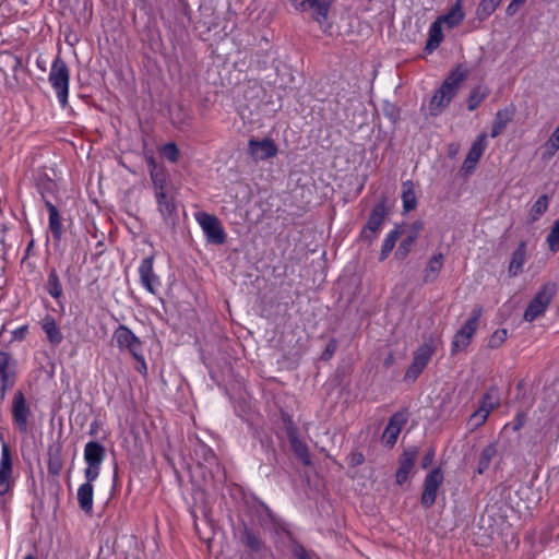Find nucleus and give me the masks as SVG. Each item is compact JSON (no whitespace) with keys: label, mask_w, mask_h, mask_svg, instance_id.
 Masks as SVG:
<instances>
[{"label":"nucleus","mask_w":559,"mask_h":559,"mask_svg":"<svg viewBox=\"0 0 559 559\" xmlns=\"http://www.w3.org/2000/svg\"><path fill=\"white\" fill-rule=\"evenodd\" d=\"M467 76L468 70L462 64L451 71L430 100L429 112L431 116L440 115L449 106Z\"/></svg>","instance_id":"f257e3e1"},{"label":"nucleus","mask_w":559,"mask_h":559,"mask_svg":"<svg viewBox=\"0 0 559 559\" xmlns=\"http://www.w3.org/2000/svg\"><path fill=\"white\" fill-rule=\"evenodd\" d=\"M48 81L55 90L61 107L66 108L68 106L70 70L66 61L59 56L52 61Z\"/></svg>","instance_id":"f03ea898"},{"label":"nucleus","mask_w":559,"mask_h":559,"mask_svg":"<svg viewBox=\"0 0 559 559\" xmlns=\"http://www.w3.org/2000/svg\"><path fill=\"white\" fill-rule=\"evenodd\" d=\"M557 293V285L555 283H546L537 292L534 298L530 301L525 312L524 320L532 322L538 317L543 316L550 305L552 298Z\"/></svg>","instance_id":"7ed1b4c3"},{"label":"nucleus","mask_w":559,"mask_h":559,"mask_svg":"<svg viewBox=\"0 0 559 559\" xmlns=\"http://www.w3.org/2000/svg\"><path fill=\"white\" fill-rule=\"evenodd\" d=\"M105 456L106 449L102 443L90 441L85 444L84 461L87 466L84 471V476L86 480H95L98 477Z\"/></svg>","instance_id":"20e7f679"},{"label":"nucleus","mask_w":559,"mask_h":559,"mask_svg":"<svg viewBox=\"0 0 559 559\" xmlns=\"http://www.w3.org/2000/svg\"><path fill=\"white\" fill-rule=\"evenodd\" d=\"M195 219L201 226L209 243L223 245L226 242V233L221 221L215 215L198 212Z\"/></svg>","instance_id":"39448f33"},{"label":"nucleus","mask_w":559,"mask_h":559,"mask_svg":"<svg viewBox=\"0 0 559 559\" xmlns=\"http://www.w3.org/2000/svg\"><path fill=\"white\" fill-rule=\"evenodd\" d=\"M283 420L286 425V436L289 440L290 449L296 455L297 459L301 461V463L306 466L311 464V456L309 453L308 445L301 441L298 437V428L293 423L290 416L283 415Z\"/></svg>","instance_id":"423d86ee"},{"label":"nucleus","mask_w":559,"mask_h":559,"mask_svg":"<svg viewBox=\"0 0 559 559\" xmlns=\"http://www.w3.org/2000/svg\"><path fill=\"white\" fill-rule=\"evenodd\" d=\"M17 371L16 362L4 352H0V396L4 397L5 393L11 390L16 381Z\"/></svg>","instance_id":"0eeeda50"},{"label":"nucleus","mask_w":559,"mask_h":559,"mask_svg":"<svg viewBox=\"0 0 559 559\" xmlns=\"http://www.w3.org/2000/svg\"><path fill=\"white\" fill-rule=\"evenodd\" d=\"M31 415L29 406L26 404L25 396L22 391H16L12 402L13 420L20 432L28 431V417Z\"/></svg>","instance_id":"6e6552de"},{"label":"nucleus","mask_w":559,"mask_h":559,"mask_svg":"<svg viewBox=\"0 0 559 559\" xmlns=\"http://www.w3.org/2000/svg\"><path fill=\"white\" fill-rule=\"evenodd\" d=\"M114 338L120 349L128 350L133 357L142 352V342L140 338L126 325H119L114 333Z\"/></svg>","instance_id":"1a4fd4ad"},{"label":"nucleus","mask_w":559,"mask_h":559,"mask_svg":"<svg viewBox=\"0 0 559 559\" xmlns=\"http://www.w3.org/2000/svg\"><path fill=\"white\" fill-rule=\"evenodd\" d=\"M443 481V474L440 468H433L425 478L424 491L421 495V504L425 508H430L437 498V492Z\"/></svg>","instance_id":"9d476101"},{"label":"nucleus","mask_w":559,"mask_h":559,"mask_svg":"<svg viewBox=\"0 0 559 559\" xmlns=\"http://www.w3.org/2000/svg\"><path fill=\"white\" fill-rule=\"evenodd\" d=\"M407 419L408 413L406 411L396 412L390 417L382 433V441L385 445L392 448L395 444L402 428L407 423Z\"/></svg>","instance_id":"9b49d317"},{"label":"nucleus","mask_w":559,"mask_h":559,"mask_svg":"<svg viewBox=\"0 0 559 559\" xmlns=\"http://www.w3.org/2000/svg\"><path fill=\"white\" fill-rule=\"evenodd\" d=\"M385 215L386 207L384 202L376 204L370 213V216L365 228L361 231V237L365 240L371 242L376 238L377 233L380 230L381 225L384 222Z\"/></svg>","instance_id":"f8f14e48"},{"label":"nucleus","mask_w":559,"mask_h":559,"mask_svg":"<svg viewBox=\"0 0 559 559\" xmlns=\"http://www.w3.org/2000/svg\"><path fill=\"white\" fill-rule=\"evenodd\" d=\"M239 538L241 544L252 554H260L265 549L261 532L248 526L246 523H242L239 528Z\"/></svg>","instance_id":"ddd939ff"},{"label":"nucleus","mask_w":559,"mask_h":559,"mask_svg":"<svg viewBox=\"0 0 559 559\" xmlns=\"http://www.w3.org/2000/svg\"><path fill=\"white\" fill-rule=\"evenodd\" d=\"M248 153L254 160H264L277 154V146L271 139H251L248 143Z\"/></svg>","instance_id":"4468645a"},{"label":"nucleus","mask_w":559,"mask_h":559,"mask_svg":"<svg viewBox=\"0 0 559 559\" xmlns=\"http://www.w3.org/2000/svg\"><path fill=\"white\" fill-rule=\"evenodd\" d=\"M154 257H147L142 260L139 266L141 284L151 293L156 294L157 286L160 285L158 276L153 271Z\"/></svg>","instance_id":"2eb2a0df"},{"label":"nucleus","mask_w":559,"mask_h":559,"mask_svg":"<svg viewBox=\"0 0 559 559\" xmlns=\"http://www.w3.org/2000/svg\"><path fill=\"white\" fill-rule=\"evenodd\" d=\"M417 455H418V450L416 447H412V448H408L406 450H404V452L401 454L400 456V460H399V463H400V466L396 471V483L399 485H403L407 478H408V475L411 473V471L413 469L414 467V464L417 460Z\"/></svg>","instance_id":"dca6fc26"},{"label":"nucleus","mask_w":559,"mask_h":559,"mask_svg":"<svg viewBox=\"0 0 559 559\" xmlns=\"http://www.w3.org/2000/svg\"><path fill=\"white\" fill-rule=\"evenodd\" d=\"M487 147V135L486 133H480L476 140L473 142L467 156L463 163V168L466 171H471L475 168L480 157L483 156L485 150Z\"/></svg>","instance_id":"f3484780"},{"label":"nucleus","mask_w":559,"mask_h":559,"mask_svg":"<svg viewBox=\"0 0 559 559\" xmlns=\"http://www.w3.org/2000/svg\"><path fill=\"white\" fill-rule=\"evenodd\" d=\"M158 211L162 214L166 224H175V217L177 215V206L171 195H168L167 192H163V197L159 194H155Z\"/></svg>","instance_id":"a211bd4d"},{"label":"nucleus","mask_w":559,"mask_h":559,"mask_svg":"<svg viewBox=\"0 0 559 559\" xmlns=\"http://www.w3.org/2000/svg\"><path fill=\"white\" fill-rule=\"evenodd\" d=\"M515 114V107L513 105H510L503 109H499L496 112L495 120L492 122L491 127V138H497L500 135L509 122L513 119Z\"/></svg>","instance_id":"6ab92c4d"},{"label":"nucleus","mask_w":559,"mask_h":559,"mask_svg":"<svg viewBox=\"0 0 559 559\" xmlns=\"http://www.w3.org/2000/svg\"><path fill=\"white\" fill-rule=\"evenodd\" d=\"M443 261L444 255L441 252L433 254L429 259L423 275V282L425 284H430L437 281L439 273L443 266Z\"/></svg>","instance_id":"aec40b11"},{"label":"nucleus","mask_w":559,"mask_h":559,"mask_svg":"<svg viewBox=\"0 0 559 559\" xmlns=\"http://www.w3.org/2000/svg\"><path fill=\"white\" fill-rule=\"evenodd\" d=\"M526 260V242L521 241L518 246V248L512 253V258L509 264V275L511 277L518 276L520 273H522L523 265Z\"/></svg>","instance_id":"412c9836"},{"label":"nucleus","mask_w":559,"mask_h":559,"mask_svg":"<svg viewBox=\"0 0 559 559\" xmlns=\"http://www.w3.org/2000/svg\"><path fill=\"white\" fill-rule=\"evenodd\" d=\"M93 481L86 480L78 489V502L85 513H91L93 510Z\"/></svg>","instance_id":"4be33fe9"},{"label":"nucleus","mask_w":559,"mask_h":559,"mask_svg":"<svg viewBox=\"0 0 559 559\" xmlns=\"http://www.w3.org/2000/svg\"><path fill=\"white\" fill-rule=\"evenodd\" d=\"M62 447L60 444L50 445L48 449V473L57 476L63 467Z\"/></svg>","instance_id":"5701e85b"},{"label":"nucleus","mask_w":559,"mask_h":559,"mask_svg":"<svg viewBox=\"0 0 559 559\" xmlns=\"http://www.w3.org/2000/svg\"><path fill=\"white\" fill-rule=\"evenodd\" d=\"M464 16L462 0H456L451 10L445 15L439 16L436 21H440L441 26L445 23L451 28L457 26L464 20Z\"/></svg>","instance_id":"b1692460"},{"label":"nucleus","mask_w":559,"mask_h":559,"mask_svg":"<svg viewBox=\"0 0 559 559\" xmlns=\"http://www.w3.org/2000/svg\"><path fill=\"white\" fill-rule=\"evenodd\" d=\"M41 329L44 330L48 341L52 345L56 346L62 342V340H63L62 333L52 317L46 316L44 318V320L41 322Z\"/></svg>","instance_id":"393cba45"},{"label":"nucleus","mask_w":559,"mask_h":559,"mask_svg":"<svg viewBox=\"0 0 559 559\" xmlns=\"http://www.w3.org/2000/svg\"><path fill=\"white\" fill-rule=\"evenodd\" d=\"M435 352L436 348L432 342H425L414 352L413 362L425 369Z\"/></svg>","instance_id":"a878e982"},{"label":"nucleus","mask_w":559,"mask_h":559,"mask_svg":"<svg viewBox=\"0 0 559 559\" xmlns=\"http://www.w3.org/2000/svg\"><path fill=\"white\" fill-rule=\"evenodd\" d=\"M442 39H443V34H442V26L440 25V21H435L430 25L425 50L428 52H432L436 48L439 47Z\"/></svg>","instance_id":"bb28decb"},{"label":"nucleus","mask_w":559,"mask_h":559,"mask_svg":"<svg viewBox=\"0 0 559 559\" xmlns=\"http://www.w3.org/2000/svg\"><path fill=\"white\" fill-rule=\"evenodd\" d=\"M499 404V390L496 386H490L483 396L479 409L489 415Z\"/></svg>","instance_id":"cd10ccee"},{"label":"nucleus","mask_w":559,"mask_h":559,"mask_svg":"<svg viewBox=\"0 0 559 559\" xmlns=\"http://www.w3.org/2000/svg\"><path fill=\"white\" fill-rule=\"evenodd\" d=\"M47 210L49 212V229L55 239L61 238V219L56 205L51 201H47Z\"/></svg>","instance_id":"c85d7f7f"},{"label":"nucleus","mask_w":559,"mask_h":559,"mask_svg":"<svg viewBox=\"0 0 559 559\" xmlns=\"http://www.w3.org/2000/svg\"><path fill=\"white\" fill-rule=\"evenodd\" d=\"M489 95V90L486 86L478 85L474 87L467 98L468 110H475Z\"/></svg>","instance_id":"c756f323"},{"label":"nucleus","mask_w":559,"mask_h":559,"mask_svg":"<svg viewBox=\"0 0 559 559\" xmlns=\"http://www.w3.org/2000/svg\"><path fill=\"white\" fill-rule=\"evenodd\" d=\"M402 200L403 207L406 212L415 210L417 205V199L414 191L413 181L408 180L403 183Z\"/></svg>","instance_id":"7c9ffc66"},{"label":"nucleus","mask_w":559,"mask_h":559,"mask_svg":"<svg viewBox=\"0 0 559 559\" xmlns=\"http://www.w3.org/2000/svg\"><path fill=\"white\" fill-rule=\"evenodd\" d=\"M548 205H549L548 195H546V194L540 195L530 210L528 222L530 223L537 222L540 218V216L545 214V212L548 209Z\"/></svg>","instance_id":"2f4dec72"},{"label":"nucleus","mask_w":559,"mask_h":559,"mask_svg":"<svg viewBox=\"0 0 559 559\" xmlns=\"http://www.w3.org/2000/svg\"><path fill=\"white\" fill-rule=\"evenodd\" d=\"M496 454H497V448L493 443H490L483 449L480 456H479L478 466H477L478 474L481 475L485 473V471H487L489 468L490 463H491L492 459L496 456Z\"/></svg>","instance_id":"473e14b6"},{"label":"nucleus","mask_w":559,"mask_h":559,"mask_svg":"<svg viewBox=\"0 0 559 559\" xmlns=\"http://www.w3.org/2000/svg\"><path fill=\"white\" fill-rule=\"evenodd\" d=\"M483 313L481 307H475L472 310L471 318L466 321V323L460 329L468 338L472 340L473 335L475 334L478 322Z\"/></svg>","instance_id":"72a5a7b5"},{"label":"nucleus","mask_w":559,"mask_h":559,"mask_svg":"<svg viewBox=\"0 0 559 559\" xmlns=\"http://www.w3.org/2000/svg\"><path fill=\"white\" fill-rule=\"evenodd\" d=\"M401 235H402V231L400 230L399 227H396L395 229L391 230L386 235V237H385V239L383 241L382 248H381L380 258H379L380 261H384L389 257V254L391 253V251L395 247V243L399 240Z\"/></svg>","instance_id":"f704fd0d"},{"label":"nucleus","mask_w":559,"mask_h":559,"mask_svg":"<svg viewBox=\"0 0 559 559\" xmlns=\"http://www.w3.org/2000/svg\"><path fill=\"white\" fill-rule=\"evenodd\" d=\"M46 290L55 299H58L62 296V286L55 269H51L48 274Z\"/></svg>","instance_id":"c9c22d12"},{"label":"nucleus","mask_w":559,"mask_h":559,"mask_svg":"<svg viewBox=\"0 0 559 559\" xmlns=\"http://www.w3.org/2000/svg\"><path fill=\"white\" fill-rule=\"evenodd\" d=\"M38 191L47 206V201H51L50 197H53L57 191V185L51 179L44 177L40 178L37 183Z\"/></svg>","instance_id":"e433bc0d"},{"label":"nucleus","mask_w":559,"mask_h":559,"mask_svg":"<svg viewBox=\"0 0 559 559\" xmlns=\"http://www.w3.org/2000/svg\"><path fill=\"white\" fill-rule=\"evenodd\" d=\"M150 164L153 165V169L151 170V179L154 186L155 194H159L163 197V192H166V177L163 170H157L154 165V160L151 159Z\"/></svg>","instance_id":"4c0bfd02"},{"label":"nucleus","mask_w":559,"mask_h":559,"mask_svg":"<svg viewBox=\"0 0 559 559\" xmlns=\"http://www.w3.org/2000/svg\"><path fill=\"white\" fill-rule=\"evenodd\" d=\"M500 3V0H481L476 10L477 17L480 21L488 19Z\"/></svg>","instance_id":"58836bf2"},{"label":"nucleus","mask_w":559,"mask_h":559,"mask_svg":"<svg viewBox=\"0 0 559 559\" xmlns=\"http://www.w3.org/2000/svg\"><path fill=\"white\" fill-rule=\"evenodd\" d=\"M333 0H322L320 3L314 5L312 8L314 10L313 20L320 24L326 21Z\"/></svg>","instance_id":"ea45409f"},{"label":"nucleus","mask_w":559,"mask_h":559,"mask_svg":"<svg viewBox=\"0 0 559 559\" xmlns=\"http://www.w3.org/2000/svg\"><path fill=\"white\" fill-rule=\"evenodd\" d=\"M545 152L543 154L544 158H550L552 157L556 152L559 150V126L556 128V130L552 132L550 138L547 140V142L544 145Z\"/></svg>","instance_id":"a19ab883"},{"label":"nucleus","mask_w":559,"mask_h":559,"mask_svg":"<svg viewBox=\"0 0 559 559\" xmlns=\"http://www.w3.org/2000/svg\"><path fill=\"white\" fill-rule=\"evenodd\" d=\"M471 338H468L462 331H457L453 337L452 344H451V354L455 355L460 350L465 349L469 343Z\"/></svg>","instance_id":"79ce46f5"},{"label":"nucleus","mask_w":559,"mask_h":559,"mask_svg":"<svg viewBox=\"0 0 559 559\" xmlns=\"http://www.w3.org/2000/svg\"><path fill=\"white\" fill-rule=\"evenodd\" d=\"M546 241L551 252L559 251V218L556 219L554 225L551 226L550 233L548 234Z\"/></svg>","instance_id":"37998d69"},{"label":"nucleus","mask_w":559,"mask_h":559,"mask_svg":"<svg viewBox=\"0 0 559 559\" xmlns=\"http://www.w3.org/2000/svg\"><path fill=\"white\" fill-rule=\"evenodd\" d=\"M487 418L488 414H486L485 412L480 411L479 408L475 411L467 421L469 430L473 431L478 427L483 426L486 423Z\"/></svg>","instance_id":"c03bdc74"},{"label":"nucleus","mask_w":559,"mask_h":559,"mask_svg":"<svg viewBox=\"0 0 559 559\" xmlns=\"http://www.w3.org/2000/svg\"><path fill=\"white\" fill-rule=\"evenodd\" d=\"M414 243L412 242V238L405 237L397 247L394 255L397 260H404L411 252Z\"/></svg>","instance_id":"a18cd8bd"},{"label":"nucleus","mask_w":559,"mask_h":559,"mask_svg":"<svg viewBox=\"0 0 559 559\" xmlns=\"http://www.w3.org/2000/svg\"><path fill=\"white\" fill-rule=\"evenodd\" d=\"M0 471L7 472V473H12V460H11L9 447L5 442H3V445H2Z\"/></svg>","instance_id":"49530a36"},{"label":"nucleus","mask_w":559,"mask_h":559,"mask_svg":"<svg viewBox=\"0 0 559 559\" xmlns=\"http://www.w3.org/2000/svg\"><path fill=\"white\" fill-rule=\"evenodd\" d=\"M508 336V331L506 329H499L493 332V334L490 336L488 341V346L490 348H498L503 344Z\"/></svg>","instance_id":"de8ad7c7"},{"label":"nucleus","mask_w":559,"mask_h":559,"mask_svg":"<svg viewBox=\"0 0 559 559\" xmlns=\"http://www.w3.org/2000/svg\"><path fill=\"white\" fill-rule=\"evenodd\" d=\"M163 156L171 163H176L179 158V150L173 142L167 143L162 148Z\"/></svg>","instance_id":"09e8293b"},{"label":"nucleus","mask_w":559,"mask_h":559,"mask_svg":"<svg viewBox=\"0 0 559 559\" xmlns=\"http://www.w3.org/2000/svg\"><path fill=\"white\" fill-rule=\"evenodd\" d=\"M423 371L424 368L412 361L404 374V381L415 382Z\"/></svg>","instance_id":"8fccbe9b"},{"label":"nucleus","mask_w":559,"mask_h":559,"mask_svg":"<svg viewBox=\"0 0 559 559\" xmlns=\"http://www.w3.org/2000/svg\"><path fill=\"white\" fill-rule=\"evenodd\" d=\"M321 1L322 0H293V7L299 11H306L308 9H312Z\"/></svg>","instance_id":"3c124183"},{"label":"nucleus","mask_w":559,"mask_h":559,"mask_svg":"<svg viewBox=\"0 0 559 559\" xmlns=\"http://www.w3.org/2000/svg\"><path fill=\"white\" fill-rule=\"evenodd\" d=\"M11 473L0 471V495H4L10 489Z\"/></svg>","instance_id":"603ef678"},{"label":"nucleus","mask_w":559,"mask_h":559,"mask_svg":"<svg viewBox=\"0 0 559 559\" xmlns=\"http://www.w3.org/2000/svg\"><path fill=\"white\" fill-rule=\"evenodd\" d=\"M336 348H337L336 340L335 338L330 340L324 352L322 353V359H324V360L330 359L334 355Z\"/></svg>","instance_id":"864d4df0"},{"label":"nucleus","mask_w":559,"mask_h":559,"mask_svg":"<svg viewBox=\"0 0 559 559\" xmlns=\"http://www.w3.org/2000/svg\"><path fill=\"white\" fill-rule=\"evenodd\" d=\"M525 2L526 0H512L506 9L507 15L513 16L518 12L519 8Z\"/></svg>","instance_id":"5fc2aeb1"},{"label":"nucleus","mask_w":559,"mask_h":559,"mask_svg":"<svg viewBox=\"0 0 559 559\" xmlns=\"http://www.w3.org/2000/svg\"><path fill=\"white\" fill-rule=\"evenodd\" d=\"M365 462V456L360 452L352 453L349 456V465L353 467L359 466Z\"/></svg>","instance_id":"6e6d98bb"},{"label":"nucleus","mask_w":559,"mask_h":559,"mask_svg":"<svg viewBox=\"0 0 559 559\" xmlns=\"http://www.w3.org/2000/svg\"><path fill=\"white\" fill-rule=\"evenodd\" d=\"M435 457V451L429 450L421 459V466L423 468H427L432 464Z\"/></svg>","instance_id":"4d7b16f0"},{"label":"nucleus","mask_w":559,"mask_h":559,"mask_svg":"<svg viewBox=\"0 0 559 559\" xmlns=\"http://www.w3.org/2000/svg\"><path fill=\"white\" fill-rule=\"evenodd\" d=\"M134 359L138 361V366H136V370L142 373V374H145L146 373V364H145V360H144V357L142 355V352L138 354V357H134Z\"/></svg>","instance_id":"13d9d810"},{"label":"nucleus","mask_w":559,"mask_h":559,"mask_svg":"<svg viewBox=\"0 0 559 559\" xmlns=\"http://www.w3.org/2000/svg\"><path fill=\"white\" fill-rule=\"evenodd\" d=\"M296 557H297V559H310L309 555L307 554V551L304 548H299L296 551Z\"/></svg>","instance_id":"bf43d9fd"},{"label":"nucleus","mask_w":559,"mask_h":559,"mask_svg":"<svg viewBox=\"0 0 559 559\" xmlns=\"http://www.w3.org/2000/svg\"><path fill=\"white\" fill-rule=\"evenodd\" d=\"M423 227H424V224L421 222L417 221V222L413 223V225L411 226L409 229L416 230V233L419 234L420 230L423 229Z\"/></svg>","instance_id":"052dcab7"},{"label":"nucleus","mask_w":559,"mask_h":559,"mask_svg":"<svg viewBox=\"0 0 559 559\" xmlns=\"http://www.w3.org/2000/svg\"><path fill=\"white\" fill-rule=\"evenodd\" d=\"M524 425V419L522 415H519L516 417L515 424H514V430L520 429Z\"/></svg>","instance_id":"680f3d73"},{"label":"nucleus","mask_w":559,"mask_h":559,"mask_svg":"<svg viewBox=\"0 0 559 559\" xmlns=\"http://www.w3.org/2000/svg\"><path fill=\"white\" fill-rule=\"evenodd\" d=\"M418 235H419V234H417V233H416V230L409 229V230L407 231L406 237H407V238H412V242H413V243H415V241H416V239H417Z\"/></svg>","instance_id":"e2e57ef3"},{"label":"nucleus","mask_w":559,"mask_h":559,"mask_svg":"<svg viewBox=\"0 0 559 559\" xmlns=\"http://www.w3.org/2000/svg\"><path fill=\"white\" fill-rule=\"evenodd\" d=\"M393 360H394V357L392 354H390L385 359H384V366L385 367H390L392 364H393Z\"/></svg>","instance_id":"0e129e2a"},{"label":"nucleus","mask_w":559,"mask_h":559,"mask_svg":"<svg viewBox=\"0 0 559 559\" xmlns=\"http://www.w3.org/2000/svg\"><path fill=\"white\" fill-rule=\"evenodd\" d=\"M14 61H15V67H16V69H17V68H20V67L22 66V61H21V59H20V58H17V57H16V58L14 59Z\"/></svg>","instance_id":"69168bd1"},{"label":"nucleus","mask_w":559,"mask_h":559,"mask_svg":"<svg viewBox=\"0 0 559 559\" xmlns=\"http://www.w3.org/2000/svg\"><path fill=\"white\" fill-rule=\"evenodd\" d=\"M24 559H36L33 555H27Z\"/></svg>","instance_id":"338daca9"},{"label":"nucleus","mask_w":559,"mask_h":559,"mask_svg":"<svg viewBox=\"0 0 559 559\" xmlns=\"http://www.w3.org/2000/svg\"><path fill=\"white\" fill-rule=\"evenodd\" d=\"M0 440L2 441V443L4 442L2 433H0Z\"/></svg>","instance_id":"774afa93"}]
</instances>
